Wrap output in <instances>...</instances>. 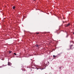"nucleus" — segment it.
<instances>
[{
	"mask_svg": "<svg viewBox=\"0 0 74 74\" xmlns=\"http://www.w3.org/2000/svg\"><path fill=\"white\" fill-rule=\"evenodd\" d=\"M70 24V23H68L67 25H65V27H68V26H69Z\"/></svg>",
	"mask_w": 74,
	"mask_h": 74,
	"instance_id": "obj_1",
	"label": "nucleus"
},
{
	"mask_svg": "<svg viewBox=\"0 0 74 74\" xmlns=\"http://www.w3.org/2000/svg\"><path fill=\"white\" fill-rule=\"evenodd\" d=\"M36 47H37L38 48H39V47H40V45H36Z\"/></svg>",
	"mask_w": 74,
	"mask_h": 74,
	"instance_id": "obj_2",
	"label": "nucleus"
},
{
	"mask_svg": "<svg viewBox=\"0 0 74 74\" xmlns=\"http://www.w3.org/2000/svg\"><path fill=\"white\" fill-rule=\"evenodd\" d=\"M73 45H71L70 46V49L71 48V47H73Z\"/></svg>",
	"mask_w": 74,
	"mask_h": 74,
	"instance_id": "obj_3",
	"label": "nucleus"
},
{
	"mask_svg": "<svg viewBox=\"0 0 74 74\" xmlns=\"http://www.w3.org/2000/svg\"><path fill=\"white\" fill-rule=\"evenodd\" d=\"M8 65L9 66H10V65H11V63H10V62H8Z\"/></svg>",
	"mask_w": 74,
	"mask_h": 74,
	"instance_id": "obj_4",
	"label": "nucleus"
},
{
	"mask_svg": "<svg viewBox=\"0 0 74 74\" xmlns=\"http://www.w3.org/2000/svg\"><path fill=\"white\" fill-rule=\"evenodd\" d=\"M12 8L14 10V9L15 8V6H13Z\"/></svg>",
	"mask_w": 74,
	"mask_h": 74,
	"instance_id": "obj_5",
	"label": "nucleus"
},
{
	"mask_svg": "<svg viewBox=\"0 0 74 74\" xmlns=\"http://www.w3.org/2000/svg\"><path fill=\"white\" fill-rule=\"evenodd\" d=\"M9 53H11V52H12V51H9Z\"/></svg>",
	"mask_w": 74,
	"mask_h": 74,
	"instance_id": "obj_6",
	"label": "nucleus"
},
{
	"mask_svg": "<svg viewBox=\"0 0 74 74\" xmlns=\"http://www.w3.org/2000/svg\"><path fill=\"white\" fill-rule=\"evenodd\" d=\"M53 58H55V57H56V56L55 55H53Z\"/></svg>",
	"mask_w": 74,
	"mask_h": 74,
	"instance_id": "obj_7",
	"label": "nucleus"
},
{
	"mask_svg": "<svg viewBox=\"0 0 74 74\" xmlns=\"http://www.w3.org/2000/svg\"><path fill=\"white\" fill-rule=\"evenodd\" d=\"M14 55H15V56H16V53H14Z\"/></svg>",
	"mask_w": 74,
	"mask_h": 74,
	"instance_id": "obj_8",
	"label": "nucleus"
},
{
	"mask_svg": "<svg viewBox=\"0 0 74 74\" xmlns=\"http://www.w3.org/2000/svg\"><path fill=\"white\" fill-rule=\"evenodd\" d=\"M36 34H39V32H38V33L36 32Z\"/></svg>",
	"mask_w": 74,
	"mask_h": 74,
	"instance_id": "obj_9",
	"label": "nucleus"
},
{
	"mask_svg": "<svg viewBox=\"0 0 74 74\" xmlns=\"http://www.w3.org/2000/svg\"><path fill=\"white\" fill-rule=\"evenodd\" d=\"M38 69H39V68H37V70H38Z\"/></svg>",
	"mask_w": 74,
	"mask_h": 74,
	"instance_id": "obj_10",
	"label": "nucleus"
},
{
	"mask_svg": "<svg viewBox=\"0 0 74 74\" xmlns=\"http://www.w3.org/2000/svg\"><path fill=\"white\" fill-rule=\"evenodd\" d=\"M49 74H52V73H50Z\"/></svg>",
	"mask_w": 74,
	"mask_h": 74,
	"instance_id": "obj_11",
	"label": "nucleus"
},
{
	"mask_svg": "<svg viewBox=\"0 0 74 74\" xmlns=\"http://www.w3.org/2000/svg\"><path fill=\"white\" fill-rule=\"evenodd\" d=\"M34 0V1H36V0Z\"/></svg>",
	"mask_w": 74,
	"mask_h": 74,
	"instance_id": "obj_12",
	"label": "nucleus"
},
{
	"mask_svg": "<svg viewBox=\"0 0 74 74\" xmlns=\"http://www.w3.org/2000/svg\"><path fill=\"white\" fill-rule=\"evenodd\" d=\"M73 34H74V32H73Z\"/></svg>",
	"mask_w": 74,
	"mask_h": 74,
	"instance_id": "obj_13",
	"label": "nucleus"
},
{
	"mask_svg": "<svg viewBox=\"0 0 74 74\" xmlns=\"http://www.w3.org/2000/svg\"><path fill=\"white\" fill-rule=\"evenodd\" d=\"M63 23H64V21H63Z\"/></svg>",
	"mask_w": 74,
	"mask_h": 74,
	"instance_id": "obj_14",
	"label": "nucleus"
},
{
	"mask_svg": "<svg viewBox=\"0 0 74 74\" xmlns=\"http://www.w3.org/2000/svg\"><path fill=\"white\" fill-rule=\"evenodd\" d=\"M31 71H32V69L31 70Z\"/></svg>",
	"mask_w": 74,
	"mask_h": 74,
	"instance_id": "obj_15",
	"label": "nucleus"
}]
</instances>
